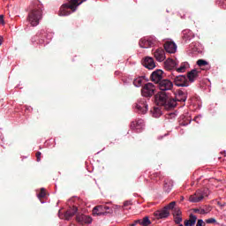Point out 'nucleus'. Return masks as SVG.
Segmentation results:
<instances>
[{
    "label": "nucleus",
    "mask_w": 226,
    "mask_h": 226,
    "mask_svg": "<svg viewBox=\"0 0 226 226\" xmlns=\"http://www.w3.org/2000/svg\"><path fill=\"white\" fill-rule=\"evenodd\" d=\"M43 11H41V4L35 1L30 7L26 20L32 27H36L42 19Z\"/></svg>",
    "instance_id": "f257e3e1"
},
{
    "label": "nucleus",
    "mask_w": 226,
    "mask_h": 226,
    "mask_svg": "<svg viewBox=\"0 0 226 226\" xmlns=\"http://www.w3.org/2000/svg\"><path fill=\"white\" fill-rule=\"evenodd\" d=\"M87 0H71L69 4H64L60 7L58 15L60 17H67L72 14V11L77 10V6L86 3Z\"/></svg>",
    "instance_id": "f03ea898"
},
{
    "label": "nucleus",
    "mask_w": 226,
    "mask_h": 226,
    "mask_svg": "<svg viewBox=\"0 0 226 226\" xmlns=\"http://www.w3.org/2000/svg\"><path fill=\"white\" fill-rule=\"evenodd\" d=\"M172 98H170L166 93L162 92L155 95V102L158 106L164 107V109H173L169 103Z\"/></svg>",
    "instance_id": "7ed1b4c3"
},
{
    "label": "nucleus",
    "mask_w": 226,
    "mask_h": 226,
    "mask_svg": "<svg viewBox=\"0 0 226 226\" xmlns=\"http://www.w3.org/2000/svg\"><path fill=\"white\" fill-rule=\"evenodd\" d=\"M187 98H188V94L183 92L182 90H179L176 94L175 98L170 99L169 103L170 107H172V109H174L175 107L177 106V102L185 105V102H186Z\"/></svg>",
    "instance_id": "20e7f679"
},
{
    "label": "nucleus",
    "mask_w": 226,
    "mask_h": 226,
    "mask_svg": "<svg viewBox=\"0 0 226 226\" xmlns=\"http://www.w3.org/2000/svg\"><path fill=\"white\" fill-rule=\"evenodd\" d=\"M154 91H156V87L153 83H147L141 89V94L145 98H151L154 94Z\"/></svg>",
    "instance_id": "39448f33"
},
{
    "label": "nucleus",
    "mask_w": 226,
    "mask_h": 226,
    "mask_svg": "<svg viewBox=\"0 0 226 226\" xmlns=\"http://www.w3.org/2000/svg\"><path fill=\"white\" fill-rule=\"evenodd\" d=\"M207 189L198 190L194 194L189 197L190 202H200L204 197H207Z\"/></svg>",
    "instance_id": "423d86ee"
},
{
    "label": "nucleus",
    "mask_w": 226,
    "mask_h": 226,
    "mask_svg": "<svg viewBox=\"0 0 226 226\" xmlns=\"http://www.w3.org/2000/svg\"><path fill=\"white\" fill-rule=\"evenodd\" d=\"M175 86L177 87H188L190 84L188 83V79L185 75H179L173 78Z\"/></svg>",
    "instance_id": "0eeeda50"
},
{
    "label": "nucleus",
    "mask_w": 226,
    "mask_h": 226,
    "mask_svg": "<svg viewBox=\"0 0 226 226\" xmlns=\"http://www.w3.org/2000/svg\"><path fill=\"white\" fill-rule=\"evenodd\" d=\"M76 222L79 223V225L89 224L93 222V218L89 215H86L84 214H77L76 215Z\"/></svg>",
    "instance_id": "6e6552de"
},
{
    "label": "nucleus",
    "mask_w": 226,
    "mask_h": 226,
    "mask_svg": "<svg viewBox=\"0 0 226 226\" xmlns=\"http://www.w3.org/2000/svg\"><path fill=\"white\" fill-rule=\"evenodd\" d=\"M158 87L161 91H171L174 84L170 79H162L158 83Z\"/></svg>",
    "instance_id": "1a4fd4ad"
},
{
    "label": "nucleus",
    "mask_w": 226,
    "mask_h": 226,
    "mask_svg": "<svg viewBox=\"0 0 226 226\" xmlns=\"http://www.w3.org/2000/svg\"><path fill=\"white\" fill-rule=\"evenodd\" d=\"M163 79V71L156 70L151 74V80L155 84H160Z\"/></svg>",
    "instance_id": "9d476101"
},
{
    "label": "nucleus",
    "mask_w": 226,
    "mask_h": 226,
    "mask_svg": "<svg viewBox=\"0 0 226 226\" xmlns=\"http://www.w3.org/2000/svg\"><path fill=\"white\" fill-rule=\"evenodd\" d=\"M154 215L157 220H162L163 218H169L170 212L164 207L163 209L155 211Z\"/></svg>",
    "instance_id": "9b49d317"
},
{
    "label": "nucleus",
    "mask_w": 226,
    "mask_h": 226,
    "mask_svg": "<svg viewBox=\"0 0 226 226\" xmlns=\"http://www.w3.org/2000/svg\"><path fill=\"white\" fill-rule=\"evenodd\" d=\"M164 49L169 54H176V51L177 50V46L174 41H168L164 43Z\"/></svg>",
    "instance_id": "f8f14e48"
},
{
    "label": "nucleus",
    "mask_w": 226,
    "mask_h": 226,
    "mask_svg": "<svg viewBox=\"0 0 226 226\" xmlns=\"http://www.w3.org/2000/svg\"><path fill=\"white\" fill-rule=\"evenodd\" d=\"M136 109L139 114H146L147 112V103L146 99H141L136 104Z\"/></svg>",
    "instance_id": "ddd939ff"
},
{
    "label": "nucleus",
    "mask_w": 226,
    "mask_h": 226,
    "mask_svg": "<svg viewBox=\"0 0 226 226\" xmlns=\"http://www.w3.org/2000/svg\"><path fill=\"white\" fill-rule=\"evenodd\" d=\"M143 66H145V68H147L148 70H154V68H156L154 59H153V57L151 56L145 57L143 61Z\"/></svg>",
    "instance_id": "4468645a"
},
{
    "label": "nucleus",
    "mask_w": 226,
    "mask_h": 226,
    "mask_svg": "<svg viewBox=\"0 0 226 226\" xmlns=\"http://www.w3.org/2000/svg\"><path fill=\"white\" fill-rule=\"evenodd\" d=\"M154 56L156 59V61H158L159 63H162L163 61H165V50H163V49H157L154 53Z\"/></svg>",
    "instance_id": "2eb2a0df"
},
{
    "label": "nucleus",
    "mask_w": 226,
    "mask_h": 226,
    "mask_svg": "<svg viewBox=\"0 0 226 226\" xmlns=\"http://www.w3.org/2000/svg\"><path fill=\"white\" fill-rule=\"evenodd\" d=\"M144 127V120L139 119L132 121L131 123V130H137L140 132V130Z\"/></svg>",
    "instance_id": "dca6fc26"
},
{
    "label": "nucleus",
    "mask_w": 226,
    "mask_h": 226,
    "mask_svg": "<svg viewBox=\"0 0 226 226\" xmlns=\"http://www.w3.org/2000/svg\"><path fill=\"white\" fill-rule=\"evenodd\" d=\"M77 211H79V209L77 208V207H72L69 208V209L64 213V218H65V220H72V218H73V216H75Z\"/></svg>",
    "instance_id": "f3484780"
},
{
    "label": "nucleus",
    "mask_w": 226,
    "mask_h": 226,
    "mask_svg": "<svg viewBox=\"0 0 226 226\" xmlns=\"http://www.w3.org/2000/svg\"><path fill=\"white\" fill-rule=\"evenodd\" d=\"M176 66H177V63L171 58H169L164 62V68L168 71L174 70Z\"/></svg>",
    "instance_id": "a211bd4d"
},
{
    "label": "nucleus",
    "mask_w": 226,
    "mask_h": 226,
    "mask_svg": "<svg viewBox=\"0 0 226 226\" xmlns=\"http://www.w3.org/2000/svg\"><path fill=\"white\" fill-rule=\"evenodd\" d=\"M139 45L141 49H149V47L153 45V41H151V40L142 38L139 40Z\"/></svg>",
    "instance_id": "6ab92c4d"
},
{
    "label": "nucleus",
    "mask_w": 226,
    "mask_h": 226,
    "mask_svg": "<svg viewBox=\"0 0 226 226\" xmlns=\"http://www.w3.org/2000/svg\"><path fill=\"white\" fill-rule=\"evenodd\" d=\"M93 215L97 216H102L105 215V210L103 208V205H99L94 207Z\"/></svg>",
    "instance_id": "aec40b11"
},
{
    "label": "nucleus",
    "mask_w": 226,
    "mask_h": 226,
    "mask_svg": "<svg viewBox=\"0 0 226 226\" xmlns=\"http://www.w3.org/2000/svg\"><path fill=\"white\" fill-rule=\"evenodd\" d=\"M199 77V71L196 69L192 70L187 73V78L191 82H195V79Z\"/></svg>",
    "instance_id": "412c9836"
},
{
    "label": "nucleus",
    "mask_w": 226,
    "mask_h": 226,
    "mask_svg": "<svg viewBox=\"0 0 226 226\" xmlns=\"http://www.w3.org/2000/svg\"><path fill=\"white\" fill-rule=\"evenodd\" d=\"M195 223H197V217L193 214L189 215V220L184 222V225L185 226H193Z\"/></svg>",
    "instance_id": "4be33fe9"
},
{
    "label": "nucleus",
    "mask_w": 226,
    "mask_h": 226,
    "mask_svg": "<svg viewBox=\"0 0 226 226\" xmlns=\"http://www.w3.org/2000/svg\"><path fill=\"white\" fill-rule=\"evenodd\" d=\"M174 185V182L172 180H165L163 190L166 193H170V192L172 190V186Z\"/></svg>",
    "instance_id": "5701e85b"
},
{
    "label": "nucleus",
    "mask_w": 226,
    "mask_h": 226,
    "mask_svg": "<svg viewBox=\"0 0 226 226\" xmlns=\"http://www.w3.org/2000/svg\"><path fill=\"white\" fill-rule=\"evenodd\" d=\"M151 113L153 117H160L162 116V109L158 106H155L151 110Z\"/></svg>",
    "instance_id": "b1692460"
},
{
    "label": "nucleus",
    "mask_w": 226,
    "mask_h": 226,
    "mask_svg": "<svg viewBox=\"0 0 226 226\" xmlns=\"http://www.w3.org/2000/svg\"><path fill=\"white\" fill-rule=\"evenodd\" d=\"M192 32L190 30H185L183 32V36L182 38L185 40V41H188L192 40Z\"/></svg>",
    "instance_id": "393cba45"
},
{
    "label": "nucleus",
    "mask_w": 226,
    "mask_h": 226,
    "mask_svg": "<svg viewBox=\"0 0 226 226\" xmlns=\"http://www.w3.org/2000/svg\"><path fill=\"white\" fill-rule=\"evenodd\" d=\"M189 64L187 62H184L181 64L180 67L177 69V72L178 73H184V72H186V68H188Z\"/></svg>",
    "instance_id": "a878e982"
},
{
    "label": "nucleus",
    "mask_w": 226,
    "mask_h": 226,
    "mask_svg": "<svg viewBox=\"0 0 226 226\" xmlns=\"http://www.w3.org/2000/svg\"><path fill=\"white\" fill-rule=\"evenodd\" d=\"M47 195V191H45V188H41L40 192L38 193L37 197L39 199H44V197Z\"/></svg>",
    "instance_id": "bb28decb"
},
{
    "label": "nucleus",
    "mask_w": 226,
    "mask_h": 226,
    "mask_svg": "<svg viewBox=\"0 0 226 226\" xmlns=\"http://www.w3.org/2000/svg\"><path fill=\"white\" fill-rule=\"evenodd\" d=\"M197 64H198V66L202 67V66H207V64H209L206 60L199 59L197 61Z\"/></svg>",
    "instance_id": "cd10ccee"
},
{
    "label": "nucleus",
    "mask_w": 226,
    "mask_h": 226,
    "mask_svg": "<svg viewBox=\"0 0 226 226\" xmlns=\"http://www.w3.org/2000/svg\"><path fill=\"white\" fill-rule=\"evenodd\" d=\"M141 225H144V226L151 225V221L149 220V217L147 216L144 217L141 222Z\"/></svg>",
    "instance_id": "c85d7f7f"
},
{
    "label": "nucleus",
    "mask_w": 226,
    "mask_h": 226,
    "mask_svg": "<svg viewBox=\"0 0 226 226\" xmlns=\"http://www.w3.org/2000/svg\"><path fill=\"white\" fill-rule=\"evenodd\" d=\"M133 84L136 87H140L142 86V79L138 78L133 81Z\"/></svg>",
    "instance_id": "c756f323"
},
{
    "label": "nucleus",
    "mask_w": 226,
    "mask_h": 226,
    "mask_svg": "<svg viewBox=\"0 0 226 226\" xmlns=\"http://www.w3.org/2000/svg\"><path fill=\"white\" fill-rule=\"evenodd\" d=\"M174 222H175V223H177V225H179V223H181V222H183V217H181V215H175Z\"/></svg>",
    "instance_id": "7c9ffc66"
},
{
    "label": "nucleus",
    "mask_w": 226,
    "mask_h": 226,
    "mask_svg": "<svg viewBox=\"0 0 226 226\" xmlns=\"http://www.w3.org/2000/svg\"><path fill=\"white\" fill-rule=\"evenodd\" d=\"M168 211L170 209H173L174 211V207H176V201H172L170 202L169 205H167L166 207H164Z\"/></svg>",
    "instance_id": "2f4dec72"
},
{
    "label": "nucleus",
    "mask_w": 226,
    "mask_h": 226,
    "mask_svg": "<svg viewBox=\"0 0 226 226\" xmlns=\"http://www.w3.org/2000/svg\"><path fill=\"white\" fill-rule=\"evenodd\" d=\"M193 213H198V215H206V211H204V208H193Z\"/></svg>",
    "instance_id": "473e14b6"
},
{
    "label": "nucleus",
    "mask_w": 226,
    "mask_h": 226,
    "mask_svg": "<svg viewBox=\"0 0 226 226\" xmlns=\"http://www.w3.org/2000/svg\"><path fill=\"white\" fill-rule=\"evenodd\" d=\"M182 212L179 208H174L173 216H181Z\"/></svg>",
    "instance_id": "72a5a7b5"
},
{
    "label": "nucleus",
    "mask_w": 226,
    "mask_h": 226,
    "mask_svg": "<svg viewBox=\"0 0 226 226\" xmlns=\"http://www.w3.org/2000/svg\"><path fill=\"white\" fill-rule=\"evenodd\" d=\"M103 209H104V215H107V213L112 214V208H109L108 206H103Z\"/></svg>",
    "instance_id": "f704fd0d"
},
{
    "label": "nucleus",
    "mask_w": 226,
    "mask_h": 226,
    "mask_svg": "<svg viewBox=\"0 0 226 226\" xmlns=\"http://www.w3.org/2000/svg\"><path fill=\"white\" fill-rule=\"evenodd\" d=\"M206 223H208V224L216 223V219H215V218L207 219Z\"/></svg>",
    "instance_id": "c9c22d12"
},
{
    "label": "nucleus",
    "mask_w": 226,
    "mask_h": 226,
    "mask_svg": "<svg viewBox=\"0 0 226 226\" xmlns=\"http://www.w3.org/2000/svg\"><path fill=\"white\" fill-rule=\"evenodd\" d=\"M196 226H206V222H204V221L202 219H199Z\"/></svg>",
    "instance_id": "e433bc0d"
},
{
    "label": "nucleus",
    "mask_w": 226,
    "mask_h": 226,
    "mask_svg": "<svg viewBox=\"0 0 226 226\" xmlns=\"http://www.w3.org/2000/svg\"><path fill=\"white\" fill-rule=\"evenodd\" d=\"M35 156H36L37 162H41V152H37L35 154Z\"/></svg>",
    "instance_id": "4c0bfd02"
},
{
    "label": "nucleus",
    "mask_w": 226,
    "mask_h": 226,
    "mask_svg": "<svg viewBox=\"0 0 226 226\" xmlns=\"http://www.w3.org/2000/svg\"><path fill=\"white\" fill-rule=\"evenodd\" d=\"M128 206H132V201H124V207H128Z\"/></svg>",
    "instance_id": "58836bf2"
},
{
    "label": "nucleus",
    "mask_w": 226,
    "mask_h": 226,
    "mask_svg": "<svg viewBox=\"0 0 226 226\" xmlns=\"http://www.w3.org/2000/svg\"><path fill=\"white\" fill-rule=\"evenodd\" d=\"M204 211H205V215H207V213H209L211 211V207H206L204 208Z\"/></svg>",
    "instance_id": "ea45409f"
},
{
    "label": "nucleus",
    "mask_w": 226,
    "mask_h": 226,
    "mask_svg": "<svg viewBox=\"0 0 226 226\" xmlns=\"http://www.w3.org/2000/svg\"><path fill=\"white\" fill-rule=\"evenodd\" d=\"M0 22H4V15H0Z\"/></svg>",
    "instance_id": "a19ab883"
},
{
    "label": "nucleus",
    "mask_w": 226,
    "mask_h": 226,
    "mask_svg": "<svg viewBox=\"0 0 226 226\" xmlns=\"http://www.w3.org/2000/svg\"><path fill=\"white\" fill-rule=\"evenodd\" d=\"M3 45V38L0 36V46Z\"/></svg>",
    "instance_id": "79ce46f5"
},
{
    "label": "nucleus",
    "mask_w": 226,
    "mask_h": 226,
    "mask_svg": "<svg viewBox=\"0 0 226 226\" xmlns=\"http://www.w3.org/2000/svg\"><path fill=\"white\" fill-rule=\"evenodd\" d=\"M136 225H137V223H140V220H137V221H135V222H134Z\"/></svg>",
    "instance_id": "37998d69"
},
{
    "label": "nucleus",
    "mask_w": 226,
    "mask_h": 226,
    "mask_svg": "<svg viewBox=\"0 0 226 226\" xmlns=\"http://www.w3.org/2000/svg\"><path fill=\"white\" fill-rule=\"evenodd\" d=\"M137 224L134 222L132 224H131L130 226H136Z\"/></svg>",
    "instance_id": "c03bdc74"
}]
</instances>
